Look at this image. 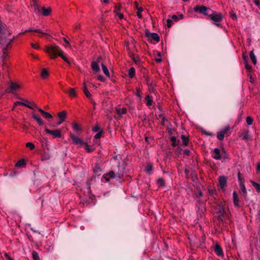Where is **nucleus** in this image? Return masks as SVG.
<instances>
[{"label":"nucleus","instance_id":"4be33fe9","mask_svg":"<svg viewBox=\"0 0 260 260\" xmlns=\"http://www.w3.org/2000/svg\"><path fill=\"white\" fill-rule=\"evenodd\" d=\"M242 138L244 140H248L250 139V137L249 135V131L245 130L241 135Z\"/></svg>","mask_w":260,"mask_h":260},{"label":"nucleus","instance_id":"c85d7f7f","mask_svg":"<svg viewBox=\"0 0 260 260\" xmlns=\"http://www.w3.org/2000/svg\"><path fill=\"white\" fill-rule=\"evenodd\" d=\"M72 127L74 130L77 132L82 130L81 126L76 122L73 123Z\"/></svg>","mask_w":260,"mask_h":260},{"label":"nucleus","instance_id":"680f3d73","mask_svg":"<svg viewBox=\"0 0 260 260\" xmlns=\"http://www.w3.org/2000/svg\"><path fill=\"white\" fill-rule=\"evenodd\" d=\"M208 192H209V194L212 196H213L215 192L214 190H213L212 189H210V188H209L208 189Z\"/></svg>","mask_w":260,"mask_h":260},{"label":"nucleus","instance_id":"603ef678","mask_svg":"<svg viewBox=\"0 0 260 260\" xmlns=\"http://www.w3.org/2000/svg\"><path fill=\"white\" fill-rule=\"evenodd\" d=\"M244 63H245V68L247 70H248L249 72H250L252 69L251 66L248 64V61L244 62Z\"/></svg>","mask_w":260,"mask_h":260},{"label":"nucleus","instance_id":"4468645a","mask_svg":"<svg viewBox=\"0 0 260 260\" xmlns=\"http://www.w3.org/2000/svg\"><path fill=\"white\" fill-rule=\"evenodd\" d=\"M214 251L216 253V254L219 256H221L223 254L222 248L218 243H216L215 244Z\"/></svg>","mask_w":260,"mask_h":260},{"label":"nucleus","instance_id":"f3484780","mask_svg":"<svg viewBox=\"0 0 260 260\" xmlns=\"http://www.w3.org/2000/svg\"><path fill=\"white\" fill-rule=\"evenodd\" d=\"M213 154L214 155H213L212 157L214 159L219 160L221 158L220 151L218 148H216L214 149L213 151Z\"/></svg>","mask_w":260,"mask_h":260},{"label":"nucleus","instance_id":"aec40b11","mask_svg":"<svg viewBox=\"0 0 260 260\" xmlns=\"http://www.w3.org/2000/svg\"><path fill=\"white\" fill-rule=\"evenodd\" d=\"M66 93H68L71 98L75 97L76 95V92L74 88H69L68 91H65Z\"/></svg>","mask_w":260,"mask_h":260},{"label":"nucleus","instance_id":"5fc2aeb1","mask_svg":"<svg viewBox=\"0 0 260 260\" xmlns=\"http://www.w3.org/2000/svg\"><path fill=\"white\" fill-rule=\"evenodd\" d=\"M202 133L206 136H213V134L211 133L208 132L205 130H202Z\"/></svg>","mask_w":260,"mask_h":260},{"label":"nucleus","instance_id":"de8ad7c7","mask_svg":"<svg viewBox=\"0 0 260 260\" xmlns=\"http://www.w3.org/2000/svg\"><path fill=\"white\" fill-rule=\"evenodd\" d=\"M121 8V6L120 4L116 5L115 6L114 12L116 13H118V12L120 10Z\"/></svg>","mask_w":260,"mask_h":260},{"label":"nucleus","instance_id":"79ce46f5","mask_svg":"<svg viewBox=\"0 0 260 260\" xmlns=\"http://www.w3.org/2000/svg\"><path fill=\"white\" fill-rule=\"evenodd\" d=\"M152 167H153V166L151 164H149L147 166L146 170L148 174H150V173L152 170Z\"/></svg>","mask_w":260,"mask_h":260},{"label":"nucleus","instance_id":"0eeeda50","mask_svg":"<svg viewBox=\"0 0 260 260\" xmlns=\"http://www.w3.org/2000/svg\"><path fill=\"white\" fill-rule=\"evenodd\" d=\"M45 131L47 134L52 135L54 139L59 138L62 136L61 131L58 129L50 130L48 128H45Z\"/></svg>","mask_w":260,"mask_h":260},{"label":"nucleus","instance_id":"4c0bfd02","mask_svg":"<svg viewBox=\"0 0 260 260\" xmlns=\"http://www.w3.org/2000/svg\"><path fill=\"white\" fill-rule=\"evenodd\" d=\"M103 134H104L103 131H100V132H99L95 135L94 138L96 139H100L102 137Z\"/></svg>","mask_w":260,"mask_h":260},{"label":"nucleus","instance_id":"4d7b16f0","mask_svg":"<svg viewBox=\"0 0 260 260\" xmlns=\"http://www.w3.org/2000/svg\"><path fill=\"white\" fill-rule=\"evenodd\" d=\"M31 47L35 49H40V46H39V45H37V44H35L34 43H31Z\"/></svg>","mask_w":260,"mask_h":260},{"label":"nucleus","instance_id":"a19ab883","mask_svg":"<svg viewBox=\"0 0 260 260\" xmlns=\"http://www.w3.org/2000/svg\"><path fill=\"white\" fill-rule=\"evenodd\" d=\"M126 109L124 108L117 110V113L119 115L125 114L126 113Z\"/></svg>","mask_w":260,"mask_h":260},{"label":"nucleus","instance_id":"3c124183","mask_svg":"<svg viewBox=\"0 0 260 260\" xmlns=\"http://www.w3.org/2000/svg\"><path fill=\"white\" fill-rule=\"evenodd\" d=\"M93 171H94V172L95 173H96V174H98V175H100V173L101 172V170L100 168H99V167H95V168L94 169Z\"/></svg>","mask_w":260,"mask_h":260},{"label":"nucleus","instance_id":"cd10ccee","mask_svg":"<svg viewBox=\"0 0 260 260\" xmlns=\"http://www.w3.org/2000/svg\"><path fill=\"white\" fill-rule=\"evenodd\" d=\"M135 75V69L134 67H131L128 70V76L132 78Z\"/></svg>","mask_w":260,"mask_h":260},{"label":"nucleus","instance_id":"6ab92c4d","mask_svg":"<svg viewBox=\"0 0 260 260\" xmlns=\"http://www.w3.org/2000/svg\"><path fill=\"white\" fill-rule=\"evenodd\" d=\"M57 116L60 120H61V121H64L67 117V113L65 111H62L59 112Z\"/></svg>","mask_w":260,"mask_h":260},{"label":"nucleus","instance_id":"6e6552de","mask_svg":"<svg viewBox=\"0 0 260 260\" xmlns=\"http://www.w3.org/2000/svg\"><path fill=\"white\" fill-rule=\"evenodd\" d=\"M70 138H71L73 143L75 145H78L80 146L83 145L85 143L82 140V139L76 136L74 134L71 133Z\"/></svg>","mask_w":260,"mask_h":260},{"label":"nucleus","instance_id":"423d86ee","mask_svg":"<svg viewBox=\"0 0 260 260\" xmlns=\"http://www.w3.org/2000/svg\"><path fill=\"white\" fill-rule=\"evenodd\" d=\"M193 11L207 16L209 13L211 12V9L204 6L197 5L193 8Z\"/></svg>","mask_w":260,"mask_h":260},{"label":"nucleus","instance_id":"e433bc0d","mask_svg":"<svg viewBox=\"0 0 260 260\" xmlns=\"http://www.w3.org/2000/svg\"><path fill=\"white\" fill-rule=\"evenodd\" d=\"M32 4H33V5L35 7V11H38V12L40 11V8H39V7L37 4V0H32Z\"/></svg>","mask_w":260,"mask_h":260},{"label":"nucleus","instance_id":"b1692460","mask_svg":"<svg viewBox=\"0 0 260 260\" xmlns=\"http://www.w3.org/2000/svg\"><path fill=\"white\" fill-rule=\"evenodd\" d=\"M32 116L33 119L37 121L39 125H42L43 124V122L41 118L38 117L36 114L33 113Z\"/></svg>","mask_w":260,"mask_h":260},{"label":"nucleus","instance_id":"9d476101","mask_svg":"<svg viewBox=\"0 0 260 260\" xmlns=\"http://www.w3.org/2000/svg\"><path fill=\"white\" fill-rule=\"evenodd\" d=\"M20 87V86L12 81H10L9 83V87L7 89V92L12 93L14 91L17 90Z\"/></svg>","mask_w":260,"mask_h":260},{"label":"nucleus","instance_id":"c756f323","mask_svg":"<svg viewBox=\"0 0 260 260\" xmlns=\"http://www.w3.org/2000/svg\"><path fill=\"white\" fill-rule=\"evenodd\" d=\"M250 182L252 183V185L255 188L257 192H260V184L251 180Z\"/></svg>","mask_w":260,"mask_h":260},{"label":"nucleus","instance_id":"5701e85b","mask_svg":"<svg viewBox=\"0 0 260 260\" xmlns=\"http://www.w3.org/2000/svg\"><path fill=\"white\" fill-rule=\"evenodd\" d=\"M101 66L104 73L108 77H110V73L107 67L104 64V63H101Z\"/></svg>","mask_w":260,"mask_h":260},{"label":"nucleus","instance_id":"7ed1b4c3","mask_svg":"<svg viewBox=\"0 0 260 260\" xmlns=\"http://www.w3.org/2000/svg\"><path fill=\"white\" fill-rule=\"evenodd\" d=\"M216 215H215V218L217 219L219 222L223 223V217H224L225 211L223 208V206L219 204L217 205L216 207Z\"/></svg>","mask_w":260,"mask_h":260},{"label":"nucleus","instance_id":"6e6d98bb","mask_svg":"<svg viewBox=\"0 0 260 260\" xmlns=\"http://www.w3.org/2000/svg\"><path fill=\"white\" fill-rule=\"evenodd\" d=\"M98 79L101 82H104L105 81V79L104 76L101 75L98 76Z\"/></svg>","mask_w":260,"mask_h":260},{"label":"nucleus","instance_id":"f8f14e48","mask_svg":"<svg viewBox=\"0 0 260 260\" xmlns=\"http://www.w3.org/2000/svg\"><path fill=\"white\" fill-rule=\"evenodd\" d=\"M218 180L220 188L222 189H224L227 183L226 177L223 176H221L219 177Z\"/></svg>","mask_w":260,"mask_h":260},{"label":"nucleus","instance_id":"09e8293b","mask_svg":"<svg viewBox=\"0 0 260 260\" xmlns=\"http://www.w3.org/2000/svg\"><path fill=\"white\" fill-rule=\"evenodd\" d=\"M167 26L169 28H170L173 24V20L172 19H168L167 20Z\"/></svg>","mask_w":260,"mask_h":260},{"label":"nucleus","instance_id":"72a5a7b5","mask_svg":"<svg viewBox=\"0 0 260 260\" xmlns=\"http://www.w3.org/2000/svg\"><path fill=\"white\" fill-rule=\"evenodd\" d=\"M224 135L222 132L220 131L217 133V137L219 140L222 141L224 139Z\"/></svg>","mask_w":260,"mask_h":260},{"label":"nucleus","instance_id":"f704fd0d","mask_svg":"<svg viewBox=\"0 0 260 260\" xmlns=\"http://www.w3.org/2000/svg\"><path fill=\"white\" fill-rule=\"evenodd\" d=\"M106 174L110 178H115L116 177V175L113 171H110Z\"/></svg>","mask_w":260,"mask_h":260},{"label":"nucleus","instance_id":"7c9ffc66","mask_svg":"<svg viewBox=\"0 0 260 260\" xmlns=\"http://www.w3.org/2000/svg\"><path fill=\"white\" fill-rule=\"evenodd\" d=\"M146 100L147 101L146 105L148 106H150L152 105V98L151 96L148 95L146 96Z\"/></svg>","mask_w":260,"mask_h":260},{"label":"nucleus","instance_id":"c9c22d12","mask_svg":"<svg viewBox=\"0 0 260 260\" xmlns=\"http://www.w3.org/2000/svg\"><path fill=\"white\" fill-rule=\"evenodd\" d=\"M83 145H85V149L87 151V152L90 153L94 150L92 148H90V147L86 143L85 144H83Z\"/></svg>","mask_w":260,"mask_h":260},{"label":"nucleus","instance_id":"052dcab7","mask_svg":"<svg viewBox=\"0 0 260 260\" xmlns=\"http://www.w3.org/2000/svg\"><path fill=\"white\" fill-rule=\"evenodd\" d=\"M129 56H130V57L133 59V60L135 62H136V63H137V60H136V58L135 57V55H134V53H131V54H129Z\"/></svg>","mask_w":260,"mask_h":260},{"label":"nucleus","instance_id":"774afa93","mask_svg":"<svg viewBox=\"0 0 260 260\" xmlns=\"http://www.w3.org/2000/svg\"><path fill=\"white\" fill-rule=\"evenodd\" d=\"M190 151L187 149H185L184 150V152H183L184 154L186 156H189L190 154Z\"/></svg>","mask_w":260,"mask_h":260},{"label":"nucleus","instance_id":"37998d69","mask_svg":"<svg viewBox=\"0 0 260 260\" xmlns=\"http://www.w3.org/2000/svg\"><path fill=\"white\" fill-rule=\"evenodd\" d=\"M138 10V12L137 13V15L139 18H142V15L141 14L142 12L143 11V9L141 7L139 8Z\"/></svg>","mask_w":260,"mask_h":260},{"label":"nucleus","instance_id":"13d9d810","mask_svg":"<svg viewBox=\"0 0 260 260\" xmlns=\"http://www.w3.org/2000/svg\"><path fill=\"white\" fill-rule=\"evenodd\" d=\"M172 20H173L175 21H178V20H180V19H179V17L177 16H176V15H173L172 16Z\"/></svg>","mask_w":260,"mask_h":260},{"label":"nucleus","instance_id":"1a4fd4ad","mask_svg":"<svg viewBox=\"0 0 260 260\" xmlns=\"http://www.w3.org/2000/svg\"><path fill=\"white\" fill-rule=\"evenodd\" d=\"M31 105L34 106L36 108H37V109L42 114L43 116H44V117L46 119H50L52 117V115L50 113H49L47 112H45L42 109L38 107L37 106V105L34 103H32Z\"/></svg>","mask_w":260,"mask_h":260},{"label":"nucleus","instance_id":"69168bd1","mask_svg":"<svg viewBox=\"0 0 260 260\" xmlns=\"http://www.w3.org/2000/svg\"><path fill=\"white\" fill-rule=\"evenodd\" d=\"M63 40L66 43V45H65L66 46H68V47L71 46L69 42L67 40V39L66 38H63Z\"/></svg>","mask_w":260,"mask_h":260},{"label":"nucleus","instance_id":"0e129e2a","mask_svg":"<svg viewBox=\"0 0 260 260\" xmlns=\"http://www.w3.org/2000/svg\"><path fill=\"white\" fill-rule=\"evenodd\" d=\"M253 2L258 7L259 9H260V2L259 0H253Z\"/></svg>","mask_w":260,"mask_h":260},{"label":"nucleus","instance_id":"ddd939ff","mask_svg":"<svg viewBox=\"0 0 260 260\" xmlns=\"http://www.w3.org/2000/svg\"><path fill=\"white\" fill-rule=\"evenodd\" d=\"M240 192L242 196L245 198L247 196V190L243 182H239Z\"/></svg>","mask_w":260,"mask_h":260},{"label":"nucleus","instance_id":"2eb2a0df","mask_svg":"<svg viewBox=\"0 0 260 260\" xmlns=\"http://www.w3.org/2000/svg\"><path fill=\"white\" fill-rule=\"evenodd\" d=\"M91 67L93 72L95 74H96L100 71V68L99 64L98 63V62L93 61L91 62Z\"/></svg>","mask_w":260,"mask_h":260},{"label":"nucleus","instance_id":"bf43d9fd","mask_svg":"<svg viewBox=\"0 0 260 260\" xmlns=\"http://www.w3.org/2000/svg\"><path fill=\"white\" fill-rule=\"evenodd\" d=\"M141 91L140 88H137V92L136 93V95L139 98L141 97Z\"/></svg>","mask_w":260,"mask_h":260},{"label":"nucleus","instance_id":"dca6fc26","mask_svg":"<svg viewBox=\"0 0 260 260\" xmlns=\"http://www.w3.org/2000/svg\"><path fill=\"white\" fill-rule=\"evenodd\" d=\"M233 197L234 206L236 207H239V200L238 199V194L236 191H234L233 192Z\"/></svg>","mask_w":260,"mask_h":260},{"label":"nucleus","instance_id":"f257e3e1","mask_svg":"<svg viewBox=\"0 0 260 260\" xmlns=\"http://www.w3.org/2000/svg\"><path fill=\"white\" fill-rule=\"evenodd\" d=\"M45 51L48 53L50 55H52L51 58L55 59L57 56H59L61 57L64 61L67 62L69 65H70V62L69 59L67 57L63 55V51L59 46L56 45L46 46Z\"/></svg>","mask_w":260,"mask_h":260},{"label":"nucleus","instance_id":"864d4df0","mask_svg":"<svg viewBox=\"0 0 260 260\" xmlns=\"http://www.w3.org/2000/svg\"><path fill=\"white\" fill-rule=\"evenodd\" d=\"M50 158V156L48 154H44L43 156H42V160H48Z\"/></svg>","mask_w":260,"mask_h":260},{"label":"nucleus","instance_id":"e2e57ef3","mask_svg":"<svg viewBox=\"0 0 260 260\" xmlns=\"http://www.w3.org/2000/svg\"><path fill=\"white\" fill-rule=\"evenodd\" d=\"M102 177L104 178L105 181L107 182H109L110 181V178L106 174H104Z\"/></svg>","mask_w":260,"mask_h":260},{"label":"nucleus","instance_id":"473e14b6","mask_svg":"<svg viewBox=\"0 0 260 260\" xmlns=\"http://www.w3.org/2000/svg\"><path fill=\"white\" fill-rule=\"evenodd\" d=\"M181 139L182 140V142L183 144L185 146H187L188 144V139L185 135H182Z\"/></svg>","mask_w":260,"mask_h":260},{"label":"nucleus","instance_id":"bb28decb","mask_svg":"<svg viewBox=\"0 0 260 260\" xmlns=\"http://www.w3.org/2000/svg\"><path fill=\"white\" fill-rule=\"evenodd\" d=\"M249 56L253 64H255L256 63V58L253 51L250 52Z\"/></svg>","mask_w":260,"mask_h":260},{"label":"nucleus","instance_id":"8fccbe9b","mask_svg":"<svg viewBox=\"0 0 260 260\" xmlns=\"http://www.w3.org/2000/svg\"><path fill=\"white\" fill-rule=\"evenodd\" d=\"M92 131L94 132H99L101 131V128L99 125H96L92 128Z\"/></svg>","mask_w":260,"mask_h":260},{"label":"nucleus","instance_id":"a878e982","mask_svg":"<svg viewBox=\"0 0 260 260\" xmlns=\"http://www.w3.org/2000/svg\"><path fill=\"white\" fill-rule=\"evenodd\" d=\"M26 164V162L24 159H20L16 164L15 166L17 167H23Z\"/></svg>","mask_w":260,"mask_h":260},{"label":"nucleus","instance_id":"f03ea898","mask_svg":"<svg viewBox=\"0 0 260 260\" xmlns=\"http://www.w3.org/2000/svg\"><path fill=\"white\" fill-rule=\"evenodd\" d=\"M207 16L208 19L214 22V24L219 26L220 24L219 22H221L222 20L223 17L220 13H217L211 10V12H209Z\"/></svg>","mask_w":260,"mask_h":260},{"label":"nucleus","instance_id":"2f4dec72","mask_svg":"<svg viewBox=\"0 0 260 260\" xmlns=\"http://www.w3.org/2000/svg\"><path fill=\"white\" fill-rule=\"evenodd\" d=\"M3 63H5V59L6 56H8V53L7 52V49L6 48H4L3 49Z\"/></svg>","mask_w":260,"mask_h":260},{"label":"nucleus","instance_id":"338daca9","mask_svg":"<svg viewBox=\"0 0 260 260\" xmlns=\"http://www.w3.org/2000/svg\"><path fill=\"white\" fill-rule=\"evenodd\" d=\"M238 180H239V182H243L241 174L240 172H239V173L238 174Z\"/></svg>","mask_w":260,"mask_h":260},{"label":"nucleus","instance_id":"39448f33","mask_svg":"<svg viewBox=\"0 0 260 260\" xmlns=\"http://www.w3.org/2000/svg\"><path fill=\"white\" fill-rule=\"evenodd\" d=\"M145 35L147 38V40L149 43H152V41L154 40L156 42H159L160 38L159 35L155 32H151L148 29H146L145 30Z\"/></svg>","mask_w":260,"mask_h":260},{"label":"nucleus","instance_id":"49530a36","mask_svg":"<svg viewBox=\"0 0 260 260\" xmlns=\"http://www.w3.org/2000/svg\"><path fill=\"white\" fill-rule=\"evenodd\" d=\"M26 146L29 148L31 150H33L35 147V145L31 142H27L26 144Z\"/></svg>","mask_w":260,"mask_h":260},{"label":"nucleus","instance_id":"9b49d317","mask_svg":"<svg viewBox=\"0 0 260 260\" xmlns=\"http://www.w3.org/2000/svg\"><path fill=\"white\" fill-rule=\"evenodd\" d=\"M83 92H84V94L86 95L87 98H89L90 100L91 103L93 105L94 108H95V103L91 98V95L90 93V92H89V91L88 90L85 83H84V84H83Z\"/></svg>","mask_w":260,"mask_h":260},{"label":"nucleus","instance_id":"412c9836","mask_svg":"<svg viewBox=\"0 0 260 260\" xmlns=\"http://www.w3.org/2000/svg\"><path fill=\"white\" fill-rule=\"evenodd\" d=\"M27 32H36L38 33L41 34L43 36H48V34L47 33L43 32L41 29H34V28H31L29 30H26Z\"/></svg>","mask_w":260,"mask_h":260},{"label":"nucleus","instance_id":"a211bd4d","mask_svg":"<svg viewBox=\"0 0 260 260\" xmlns=\"http://www.w3.org/2000/svg\"><path fill=\"white\" fill-rule=\"evenodd\" d=\"M43 15L45 16H48L50 15L52 10L50 7L46 8L45 7H43L41 9Z\"/></svg>","mask_w":260,"mask_h":260},{"label":"nucleus","instance_id":"20e7f679","mask_svg":"<svg viewBox=\"0 0 260 260\" xmlns=\"http://www.w3.org/2000/svg\"><path fill=\"white\" fill-rule=\"evenodd\" d=\"M10 34L11 32L8 30L6 25L0 21V43H1Z\"/></svg>","mask_w":260,"mask_h":260},{"label":"nucleus","instance_id":"ea45409f","mask_svg":"<svg viewBox=\"0 0 260 260\" xmlns=\"http://www.w3.org/2000/svg\"><path fill=\"white\" fill-rule=\"evenodd\" d=\"M32 256L34 260H39V254L36 251H33L32 252Z\"/></svg>","mask_w":260,"mask_h":260},{"label":"nucleus","instance_id":"c03bdc74","mask_svg":"<svg viewBox=\"0 0 260 260\" xmlns=\"http://www.w3.org/2000/svg\"><path fill=\"white\" fill-rule=\"evenodd\" d=\"M246 122L248 125H251L253 122L252 118L250 116L247 117H246Z\"/></svg>","mask_w":260,"mask_h":260},{"label":"nucleus","instance_id":"a18cd8bd","mask_svg":"<svg viewBox=\"0 0 260 260\" xmlns=\"http://www.w3.org/2000/svg\"><path fill=\"white\" fill-rule=\"evenodd\" d=\"M171 140L172 142V146L173 147H176L178 145L176 143V138L175 137L173 136L171 137Z\"/></svg>","mask_w":260,"mask_h":260},{"label":"nucleus","instance_id":"393cba45","mask_svg":"<svg viewBox=\"0 0 260 260\" xmlns=\"http://www.w3.org/2000/svg\"><path fill=\"white\" fill-rule=\"evenodd\" d=\"M41 76L42 78L46 79L49 76V73L46 69H43L41 71Z\"/></svg>","mask_w":260,"mask_h":260},{"label":"nucleus","instance_id":"58836bf2","mask_svg":"<svg viewBox=\"0 0 260 260\" xmlns=\"http://www.w3.org/2000/svg\"><path fill=\"white\" fill-rule=\"evenodd\" d=\"M157 183L158 185L164 186L165 185V181L164 179L160 178L157 180Z\"/></svg>","mask_w":260,"mask_h":260}]
</instances>
